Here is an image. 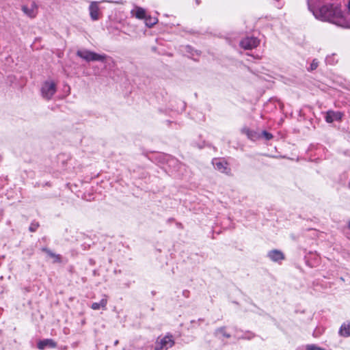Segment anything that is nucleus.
I'll return each mask as SVG.
<instances>
[{"instance_id":"1a4fd4ad","label":"nucleus","mask_w":350,"mask_h":350,"mask_svg":"<svg viewBox=\"0 0 350 350\" xmlns=\"http://www.w3.org/2000/svg\"><path fill=\"white\" fill-rule=\"evenodd\" d=\"M213 163L215 166V168L218 171L225 174H228L230 172V169L228 167V164L226 162L220 161L219 159H215Z\"/></svg>"},{"instance_id":"423d86ee","label":"nucleus","mask_w":350,"mask_h":350,"mask_svg":"<svg viewBox=\"0 0 350 350\" xmlns=\"http://www.w3.org/2000/svg\"><path fill=\"white\" fill-rule=\"evenodd\" d=\"M259 44V40L256 38H246L242 40L240 45L245 49H252L256 47Z\"/></svg>"},{"instance_id":"20e7f679","label":"nucleus","mask_w":350,"mask_h":350,"mask_svg":"<svg viewBox=\"0 0 350 350\" xmlns=\"http://www.w3.org/2000/svg\"><path fill=\"white\" fill-rule=\"evenodd\" d=\"M21 10L24 14L30 18H36L38 13V6L35 1H31L29 3L23 5L21 6Z\"/></svg>"},{"instance_id":"9d476101","label":"nucleus","mask_w":350,"mask_h":350,"mask_svg":"<svg viewBox=\"0 0 350 350\" xmlns=\"http://www.w3.org/2000/svg\"><path fill=\"white\" fill-rule=\"evenodd\" d=\"M37 346L39 349L43 350L46 347L55 348L57 347V343L53 339H44L40 340L38 342Z\"/></svg>"},{"instance_id":"6ab92c4d","label":"nucleus","mask_w":350,"mask_h":350,"mask_svg":"<svg viewBox=\"0 0 350 350\" xmlns=\"http://www.w3.org/2000/svg\"><path fill=\"white\" fill-rule=\"evenodd\" d=\"M262 134L263 137H264L266 139H267V140H269V139H272V138H273V135H272V134H271V133H268V132H267V131H263V132L262 133Z\"/></svg>"},{"instance_id":"0eeeda50","label":"nucleus","mask_w":350,"mask_h":350,"mask_svg":"<svg viewBox=\"0 0 350 350\" xmlns=\"http://www.w3.org/2000/svg\"><path fill=\"white\" fill-rule=\"evenodd\" d=\"M90 15L93 21H97L100 17L98 2L92 1L89 6Z\"/></svg>"},{"instance_id":"4468645a","label":"nucleus","mask_w":350,"mask_h":350,"mask_svg":"<svg viewBox=\"0 0 350 350\" xmlns=\"http://www.w3.org/2000/svg\"><path fill=\"white\" fill-rule=\"evenodd\" d=\"M340 334L343 336H349L350 323H344L340 327Z\"/></svg>"},{"instance_id":"4be33fe9","label":"nucleus","mask_w":350,"mask_h":350,"mask_svg":"<svg viewBox=\"0 0 350 350\" xmlns=\"http://www.w3.org/2000/svg\"><path fill=\"white\" fill-rule=\"evenodd\" d=\"M308 350H324L321 348L314 347V346H308Z\"/></svg>"},{"instance_id":"f3484780","label":"nucleus","mask_w":350,"mask_h":350,"mask_svg":"<svg viewBox=\"0 0 350 350\" xmlns=\"http://www.w3.org/2000/svg\"><path fill=\"white\" fill-rule=\"evenodd\" d=\"M319 62L317 59H314L310 64V70H314L318 67Z\"/></svg>"},{"instance_id":"aec40b11","label":"nucleus","mask_w":350,"mask_h":350,"mask_svg":"<svg viewBox=\"0 0 350 350\" xmlns=\"http://www.w3.org/2000/svg\"><path fill=\"white\" fill-rule=\"evenodd\" d=\"M38 227V224H31L29 226V230L31 232H35Z\"/></svg>"},{"instance_id":"f8f14e48","label":"nucleus","mask_w":350,"mask_h":350,"mask_svg":"<svg viewBox=\"0 0 350 350\" xmlns=\"http://www.w3.org/2000/svg\"><path fill=\"white\" fill-rule=\"evenodd\" d=\"M133 15L139 19H146V14L144 9L136 7L135 10L131 11Z\"/></svg>"},{"instance_id":"412c9836","label":"nucleus","mask_w":350,"mask_h":350,"mask_svg":"<svg viewBox=\"0 0 350 350\" xmlns=\"http://www.w3.org/2000/svg\"><path fill=\"white\" fill-rule=\"evenodd\" d=\"M345 6L347 8L346 14L350 16V0L347 1Z\"/></svg>"},{"instance_id":"ddd939ff","label":"nucleus","mask_w":350,"mask_h":350,"mask_svg":"<svg viewBox=\"0 0 350 350\" xmlns=\"http://www.w3.org/2000/svg\"><path fill=\"white\" fill-rule=\"evenodd\" d=\"M107 304V299L106 298H103L99 303L94 302L92 304V309L93 310H98L100 308H103L104 310L106 309V306Z\"/></svg>"},{"instance_id":"39448f33","label":"nucleus","mask_w":350,"mask_h":350,"mask_svg":"<svg viewBox=\"0 0 350 350\" xmlns=\"http://www.w3.org/2000/svg\"><path fill=\"white\" fill-rule=\"evenodd\" d=\"M174 345L172 336H165L162 338H158L156 342L154 350H167Z\"/></svg>"},{"instance_id":"7ed1b4c3","label":"nucleus","mask_w":350,"mask_h":350,"mask_svg":"<svg viewBox=\"0 0 350 350\" xmlns=\"http://www.w3.org/2000/svg\"><path fill=\"white\" fill-rule=\"evenodd\" d=\"M56 92V85L53 81H46L41 89L43 98L49 100Z\"/></svg>"},{"instance_id":"9b49d317","label":"nucleus","mask_w":350,"mask_h":350,"mask_svg":"<svg viewBox=\"0 0 350 350\" xmlns=\"http://www.w3.org/2000/svg\"><path fill=\"white\" fill-rule=\"evenodd\" d=\"M268 256L271 260L274 262H278L284 259V254L281 251L278 250H273L270 251L268 253Z\"/></svg>"},{"instance_id":"2eb2a0df","label":"nucleus","mask_w":350,"mask_h":350,"mask_svg":"<svg viewBox=\"0 0 350 350\" xmlns=\"http://www.w3.org/2000/svg\"><path fill=\"white\" fill-rule=\"evenodd\" d=\"M241 131L251 139H254L256 136V133L255 132L250 131L248 128L246 127L243 128Z\"/></svg>"},{"instance_id":"f03ea898","label":"nucleus","mask_w":350,"mask_h":350,"mask_svg":"<svg viewBox=\"0 0 350 350\" xmlns=\"http://www.w3.org/2000/svg\"><path fill=\"white\" fill-rule=\"evenodd\" d=\"M77 55L87 62H90V61H101L102 62V61H104L107 57L106 55L97 54L94 52L88 51V50L78 51L77 52Z\"/></svg>"},{"instance_id":"f257e3e1","label":"nucleus","mask_w":350,"mask_h":350,"mask_svg":"<svg viewBox=\"0 0 350 350\" xmlns=\"http://www.w3.org/2000/svg\"><path fill=\"white\" fill-rule=\"evenodd\" d=\"M314 15L319 19L338 25H342L343 23V14L340 8L332 4L321 7Z\"/></svg>"},{"instance_id":"a211bd4d","label":"nucleus","mask_w":350,"mask_h":350,"mask_svg":"<svg viewBox=\"0 0 350 350\" xmlns=\"http://www.w3.org/2000/svg\"><path fill=\"white\" fill-rule=\"evenodd\" d=\"M44 251H45L47 254L49 256H50L51 257H53V258H57V260L59 259V256L58 255H55V254H53V252H51L50 250H47V249H43Z\"/></svg>"},{"instance_id":"6e6552de","label":"nucleus","mask_w":350,"mask_h":350,"mask_svg":"<svg viewBox=\"0 0 350 350\" xmlns=\"http://www.w3.org/2000/svg\"><path fill=\"white\" fill-rule=\"evenodd\" d=\"M342 113L340 111H328L325 116V120L328 123H332L334 121L341 120Z\"/></svg>"},{"instance_id":"dca6fc26","label":"nucleus","mask_w":350,"mask_h":350,"mask_svg":"<svg viewBox=\"0 0 350 350\" xmlns=\"http://www.w3.org/2000/svg\"><path fill=\"white\" fill-rule=\"evenodd\" d=\"M157 22V19L155 18H151L150 16L146 17L145 19V23L146 26L151 27Z\"/></svg>"}]
</instances>
